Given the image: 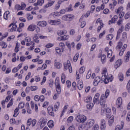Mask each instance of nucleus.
<instances>
[{"label":"nucleus","mask_w":130,"mask_h":130,"mask_svg":"<svg viewBox=\"0 0 130 130\" xmlns=\"http://www.w3.org/2000/svg\"><path fill=\"white\" fill-rule=\"evenodd\" d=\"M54 84L57 93L56 92L54 93L53 96V99L54 100H56V99L59 97V94L61 93V87L60 86V81L59 80V77L56 78Z\"/></svg>","instance_id":"nucleus-1"},{"label":"nucleus","mask_w":130,"mask_h":130,"mask_svg":"<svg viewBox=\"0 0 130 130\" xmlns=\"http://www.w3.org/2000/svg\"><path fill=\"white\" fill-rule=\"evenodd\" d=\"M112 82L113 81V76L111 74H107V75H103L102 76V82H104L105 84H108L109 81Z\"/></svg>","instance_id":"nucleus-2"},{"label":"nucleus","mask_w":130,"mask_h":130,"mask_svg":"<svg viewBox=\"0 0 130 130\" xmlns=\"http://www.w3.org/2000/svg\"><path fill=\"white\" fill-rule=\"evenodd\" d=\"M87 116L83 114H79L75 117V120L77 121V122H78L79 123H84V122H86L87 121Z\"/></svg>","instance_id":"nucleus-3"},{"label":"nucleus","mask_w":130,"mask_h":130,"mask_svg":"<svg viewBox=\"0 0 130 130\" xmlns=\"http://www.w3.org/2000/svg\"><path fill=\"white\" fill-rule=\"evenodd\" d=\"M64 71H68L69 70V73H73V68H72V64H71V61L68 60L67 61L63 63Z\"/></svg>","instance_id":"nucleus-4"},{"label":"nucleus","mask_w":130,"mask_h":130,"mask_svg":"<svg viewBox=\"0 0 130 130\" xmlns=\"http://www.w3.org/2000/svg\"><path fill=\"white\" fill-rule=\"evenodd\" d=\"M74 18L75 16L73 14H66L62 17V20H63V21L71 22V21L74 20Z\"/></svg>","instance_id":"nucleus-5"},{"label":"nucleus","mask_w":130,"mask_h":130,"mask_svg":"<svg viewBox=\"0 0 130 130\" xmlns=\"http://www.w3.org/2000/svg\"><path fill=\"white\" fill-rule=\"evenodd\" d=\"M39 123H41L40 128H43L45 125L47 123V118L46 117H42L39 120Z\"/></svg>","instance_id":"nucleus-6"},{"label":"nucleus","mask_w":130,"mask_h":130,"mask_svg":"<svg viewBox=\"0 0 130 130\" xmlns=\"http://www.w3.org/2000/svg\"><path fill=\"white\" fill-rule=\"evenodd\" d=\"M48 22L50 25H54V26H58L61 24V22L59 19L57 20L50 19Z\"/></svg>","instance_id":"nucleus-7"},{"label":"nucleus","mask_w":130,"mask_h":130,"mask_svg":"<svg viewBox=\"0 0 130 130\" xmlns=\"http://www.w3.org/2000/svg\"><path fill=\"white\" fill-rule=\"evenodd\" d=\"M37 122V121H36V119H34L32 120L31 118H29L27 120L26 124L27 126H30V125H31V126H35L36 125V123Z\"/></svg>","instance_id":"nucleus-8"},{"label":"nucleus","mask_w":130,"mask_h":130,"mask_svg":"<svg viewBox=\"0 0 130 130\" xmlns=\"http://www.w3.org/2000/svg\"><path fill=\"white\" fill-rule=\"evenodd\" d=\"M26 4H25L24 2H22L21 6L19 4H17L15 5V9L16 10H17L18 11H22L23 10H25L26 8Z\"/></svg>","instance_id":"nucleus-9"},{"label":"nucleus","mask_w":130,"mask_h":130,"mask_svg":"<svg viewBox=\"0 0 130 130\" xmlns=\"http://www.w3.org/2000/svg\"><path fill=\"white\" fill-rule=\"evenodd\" d=\"M110 91L109 89H107L105 92V94H103L101 96L100 99H101V102H102V100H106V99L108 98V96H109Z\"/></svg>","instance_id":"nucleus-10"},{"label":"nucleus","mask_w":130,"mask_h":130,"mask_svg":"<svg viewBox=\"0 0 130 130\" xmlns=\"http://www.w3.org/2000/svg\"><path fill=\"white\" fill-rule=\"evenodd\" d=\"M25 42H27L26 44V46H30V45H34L35 43L33 41H31V37H27L25 38Z\"/></svg>","instance_id":"nucleus-11"},{"label":"nucleus","mask_w":130,"mask_h":130,"mask_svg":"<svg viewBox=\"0 0 130 130\" xmlns=\"http://www.w3.org/2000/svg\"><path fill=\"white\" fill-rule=\"evenodd\" d=\"M53 110L54 109L52 105H50L47 108V111L49 115H50L51 116H52V117H54V112H53Z\"/></svg>","instance_id":"nucleus-12"},{"label":"nucleus","mask_w":130,"mask_h":130,"mask_svg":"<svg viewBox=\"0 0 130 130\" xmlns=\"http://www.w3.org/2000/svg\"><path fill=\"white\" fill-rule=\"evenodd\" d=\"M46 1L48 2V3H47L44 6V9H47V8H49V7H52L54 3H55V1L54 0H46Z\"/></svg>","instance_id":"nucleus-13"},{"label":"nucleus","mask_w":130,"mask_h":130,"mask_svg":"<svg viewBox=\"0 0 130 130\" xmlns=\"http://www.w3.org/2000/svg\"><path fill=\"white\" fill-rule=\"evenodd\" d=\"M105 52H107V55L108 58H110L112 56V50L109 49L108 47L105 48Z\"/></svg>","instance_id":"nucleus-14"},{"label":"nucleus","mask_w":130,"mask_h":130,"mask_svg":"<svg viewBox=\"0 0 130 130\" xmlns=\"http://www.w3.org/2000/svg\"><path fill=\"white\" fill-rule=\"evenodd\" d=\"M101 81H102L101 77H100V76H96L93 82V86H95V87L96 86H98V84L101 82Z\"/></svg>","instance_id":"nucleus-15"},{"label":"nucleus","mask_w":130,"mask_h":130,"mask_svg":"<svg viewBox=\"0 0 130 130\" xmlns=\"http://www.w3.org/2000/svg\"><path fill=\"white\" fill-rule=\"evenodd\" d=\"M100 127L101 130L106 129V121L104 120V119L101 120Z\"/></svg>","instance_id":"nucleus-16"},{"label":"nucleus","mask_w":130,"mask_h":130,"mask_svg":"<svg viewBox=\"0 0 130 130\" xmlns=\"http://www.w3.org/2000/svg\"><path fill=\"white\" fill-rule=\"evenodd\" d=\"M95 123V120L93 119H89L88 120L87 122H86V125L87 127H92L94 124Z\"/></svg>","instance_id":"nucleus-17"},{"label":"nucleus","mask_w":130,"mask_h":130,"mask_svg":"<svg viewBox=\"0 0 130 130\" xmlns=\"http://www.w3.org/2000/svg\"><path fill=\"white\" fill-rule=\"evenodd\" d=\"M77 86L78 90H82L84 87V83L82 80H77Z\"/></svg>","instance_id":"nucleus-18"},{"label":"nucleus","mask_w":130,"mask_h":130,"mask_svg":"<svg viewBox=\"0 0 130 130\" xmlns=\"http://www.w3.org/2000/svg\"><path fill=\"white\" fill-rule=\"evenodd\" d=\"M121 64H122V60L119 59L115 62L114 68L117 70Z\"/></svg>","instance_id":"nucleus-19"},{"label":"nucleus","mask_w":130,"mask_h":130,"mask_svg":"<svg viewBox=\"0 0 130 130\" xmlns=\"http://www.w3.org/2000/svg\"><path fill=\"white\" fill-rule=\"evenodd\" d=\"M100 97V93H96L94 97L93 98V103L94 104H96V103H99V98Z\"/></svg>","instance_id":"nucleus-20"},{"label":"nucleus","mask_w":130,"mask_h":130,"mask_svg":"<svg viewBox=\"0 0 130 130\" xmlns=\"http://www.w3.org/2000/svg\"><path fill=\"white\" fill-rule=\"evenodd\" d=\"M116 104L117 105L118 108L121 107V105H122V98H121V97H119L117 99Z\"/></svg>","instance_id":"nucleus-21"},{"label":"nucleus","mask_w":130,"mask_h":130,"mask_svg":"<svg viewBox=\"0 0 130 130\" xmlns=\"http://www.w3.org/2000/svg\"><path fill=\"white\" fill-rule=\"evenodd\" d=\"M106 103V100H104V101H103L102 100V102H101V99H100V104L101 106H102V107L104 109L106 110V109L107 108V105L105 104Z\"/></svg>","instance_id":"nucleus-22"},{"label":"nucleus","mask_w":130,"mask_h":130,"mask_svg":"<svg viewBox=\"0 0 130 130\" xmlns=\"http://www.w3.org/2000/svg\"><path fill=\"white\" fill-rule=\"evenodd\" d=\"M38 26L39 27H46L47 26V22L46 21H39L38 23Z\"/></svg>","instance_id":"nucleus-23"},{"label":"nucleus","mask_w":130,"mask_h":130,"mask_svg":"<svg viewBox=\"0 0 130 130\" xmlns=\"http://www.w3.org/2000/svg\"><path fill=\"white\" fill-rule=\"evenodd\" d=\"M60 106V103L59 102H57L53 107L54 111L56 112L59 109V107Z\"/></svg>","instance_id":"nucleus-24"},{"label":"nucleus","mask_w":130,"mask_h":130,"mask_svg":"<svg viewBox=\"0 0 130 130\" xmlns=\"http://www.w3.org/2000/svg\"><path fill=\"white\" fill-rule=\"evenodd\" d=\"M35 29H36V25L35 24H30L28 26L27 28V30L28 31H31V32L35 31Z\"/></svg>","instance_id":"nucleus-25"},{"label":"nucleus","mask_w":130,"mask_h":130,"mask_svg":"<svg viewBox=\"0 0 130 130\" xmlns=\"http://www.w3.org/2000/svg\"><path fill=\"white\" fill-rule=\"evenodd\" d=\"M116 5H117V2L114 1L113 3H111L109 5V8L110 10H114V7H116Z\"/></svg>","instance_id":"nucleus-26"},{"label":"nucleus","mask_w":130,"mask_h":130,"mask_svg":"<svg viewBox=\"0 0 130 130\" xmlns=\"http://www.w3.org/2000/svg\"><path fill=\"white\" fill-rule=\"evenodd\" d=\"M44 4V0H38L37 3L34 4V6L37 7V6H42Z\"/></svg>","instance_id":"nucleus-27"},{"label":"nucleus","mask_w":130,"mask_h":130,"mask_svg":"<svg viewBox=\"0 0 130 130\" xmlns=\"http://www.w3.org/2000/svg\"><path fill=\"white\" fill-rule=\"evenodd\" d=\"M69 108V105H65L63 107V110L61 112L60 117H62L63 115H64V114L66 113V111H67V110Z\"/></svg>","instance_id":"nucleus-28"},{"label":"nucleus","mask_w":130,"mask_h":130,"mask_svg":"<svg viewBox=\"0 0 130 130\" xmlns=\"http://www.w3.org/2000/svg\"><path fill=\"white\" fill-rule=\"evenodd\" d=\"M106 115L108 118L110 117V115H111V109L107 108L106 109Z\"/></svg>","instance_id":"nucleus-29"},{"label":"nucleus","mask_w":130,"mask_h":130,"mask_svg":"<svg viewBox=\"0 0 130 130\" xmlns=\"http://www.w3.org/2000/svg\"><path fill=\"white\" fill-rule=\"evenodd\" d=\"M91 101H92V96L91 95L84 98V102L86 103H90Z\"/></svg>","instance_id":"nucleus-30"},{"label":"nucleus","mask_w":130,"mask_h":130,"mask_svg":"<svg viewBox=\"0 0 130 130\" xmlns=\"http://www.w3.org/2000/svg\"><path fill=\"white\" fill-rule=\"evenodd\" d=\"M113 122H114V116L112 115L109 119V125L111 126L113 124Z\"/></svg>","instance_id":"nucleus-31"},{"label":"nucleus","mask_w":130,"mask_h":130,"mask_svg":"<svg viewBox=\"0 0 130 130\" xmlns=\"http://www.w3.org/2000/svg\"><path fill=\"white\" fill-rule=\"evenodd\" d=\"M124 126V123L123 122H121V125H117L115 127V130H121L122 128H123Z\"/></svg>","instance_id":"nucleus-32"},{"label":"nucleus","mask_w":130,"mask_h":130,"mask_svg":"<svg viewBox=\"0 0 130 130\" xmlns=\"http://www.w3.org/2000/svg\"><path fill=\"white\" fill-rule=\"evenodd\" d=\"M122 11H123V7L121 6L119 7L118 9H116L115 10V12L117 14H119V13H122Z\"/></svg>","instance_id":"nucleus-33"},{"label":"nucleus","mask_w":130,"mask_h":130,"mask_svg":"<svg viewBox=\"0 0 130 130\" xmlns=\"http://www.w3.org/2000/svg\"><path fill=\"white\" fill-rule=\"evenodd\" d=\"M122 45H123L122 42H119L118 43V44L116 47V50H117V51H119L120 49H121V47H122Z\"/></svg>","instance_id":"nucleus-34"},{"label":"nucleus","mask_w":130,"mask_h":130,"mask_svg":"<svg viewBox=\"0 0 130 130\" xmlns=\"http://www.w3.org/2000/svg\"><path fill=\"white\" fill-rule=\"evenodd\" d=\"M66 47V45H64V43L63 42H60L59 44V48L62 50V52H63L64 51V48Z\"/></svg>","instance_id":"nucleus-35"},{"label":"nucleus","mask_w":130,"mask_h":130,"mask_svg":"<svg viewBox=\"0 0 130 130\" xmlns=\"http://www.w3.org/2000/svg\"><path fill=\"white\" fill-rule=\"evenodd\" d=\"M48 126H49V128H52L54 126V122L53 120H49L48 122Z\"/></svg>","instance_id":"nucleus-36"},{"label":"nucleus","mask_w":130,"mask_h":130,"mask_svg":"<svg viewBox=\"0 0 130 130\" xmlns=\"http://www.w3.org/2000/svg\"><path fill=\"white\" fill-rule=\"evenodd\" d=\"M129 56H130V52L128 51L127 52L125 56V62H128V60H129Z\"/></svg>","instance_id":"nucleus-37"},{"label":"nucleus","mask_w":130,"mask_h":130,"mask_svg":"<svg viewBox=\"0 0 130 130\" xmlns=\"http://www.w3.org/2000/svg\"><path fill=\"white\" fill-rule=\"evenodd\" d=\"M86 107L87 109H89V110H92L94 107V104L92 103H89L87 105H86Z\"/></svg>","instance_id":"nucleus-38"},{"label":"nucleus","mask_w":130,"mask_h":130,"mask_svg":"<svg viewBox=\"0 0 130 130\" xmlns=\"http://www.w3.org/2000/svg\"><path fill=\"white\" fill-rule=\"evenodd\" d=\"M69 38H70V36L68 35H64L63 36L59 37L60 40H62V41L68 40Z\"/></svg>","instance_id":"nucleus-39"},{"label":"nucleus","mask_w":130,"mask_h":130,"mask_svg":"<svg viewBox=\"0 0 130 130\" xmlns=\"http://www.w3.org/2000/svg\"><path fill=\"white\" fill-rule=\"evenodd\" d=\"M122 41H126V40L127 39V34H126V32H123L122 33Z\"/></svg>","instance_id":"nucleus-40"},{"label":"nucleus","mask_w":130,"mask_h":130,"mask_svg":"<svg viewBox=\"0 0 130 130\" xmlns=\"http://www.w3.org/2000/svg\"><path fill=\"white\" fill-rule=\"evenodd\" d=\"M9 15H10V11H6L4 14V19L8 20L9 19Z\"/></svg>","instance_id":"nucleus-41"},{"label":"nucleus","mask_w":130,"mask_h":130,"mask_svg":"<svg viewBox=\"0 0 130 130\" xmlns=\"http://www.w3.org/2000/svg\"><path fill=\"white\" fill-rule=\"evenodd\" d=\"M61 82L62 84H64V83H66V74H64V73L61 74Z\"/></svg>","instance_id":"nucleus-42"},{"label":"nucleus","mask_w":130,"mask_h":130,"mask_svg":"<svg viewBox=\"0 0 130 130\" xmlns=\"http://www.w3.org/2000/svg\"><path fill=\"white\" fill-rule=\"evenodd\" d=\"M17 29V24H16L15 23L14 24V25H13L12 28L10 29H9V32H14V31H16Z\"/></svg>","instance_id":"nucleus-43"},{"label":"nucleus","mask_w":130,"mask_h":130,"mask_svg":"<svg viewBox=\"0 0 130 130\" xmlns=\"http://www.w3.org/2000/svg\"><path fill=\"white\" fill-rule=\"evenodd\" d=\"M74 120V116H70L67 119V123H72Z\"/></svg>","instance_id":"nucleus-44"},{"label":"nucleus","mask_w":130,"mask_h":130,"mask_svg":"<svg viewBox=\"0 0 130 130\" xmlns=\"http://www.w3.org/2000/svg\"><path fill=\"white\" fill-rule=\"evenodd\" d=\"M102 63H105L106 62V55L103 54L101 57Z\"/></svg>","instance_id":"nucleus-45"},{"label":"nucleus","mask_w":130,"mask_h":130,"mask_svg":"<svg viewBox=\"0 0 130 130\" xmlns=\"http://www.w3.org/2000/svg\"><path fill=\"white\" fill-rule=\"evenodd\" d=\"M0 46H2V48H7L8 45H7V43L5 42H1Z\"/></svg>","instance_id":"nucleus-46"},{"label":"nucleus","mask_w":130,"mask_h":130,"mask_svg":"<svg viewBox=\"0 0 130 130\" xmlns=\"http://www.w3.org/2000/svg\"><path fill=\"white\" fill-rule=\"evenodd\" d=\"M118 78H119V81H120V82H122V81H123V74H122V73H119L118 74Z\"/></svg>","instance_id":"nucleus-47"},{"label":"nucleus","mask_w":130,"mask_h":130,"mask_svg":"<svg viewBox=\"0 0 130 130\" xmlns=\"http://www.w3.org/2000/svg\"><path fill=\"white\" fill-rule=\"evenodd\" d=\"M114 36L112 34L108 35L106 37L107 40H112L113 39Z\"/></svg>","instance_id":"nucleus-48"},{"label":"nucleus","mask_w":130,"mask_h":130,"mask_svg":"<svg viewBox=\"0 0 130 130\" xmlns=\"http://www.w3.org/2000/svg\"><path fill=\"white\" fill-rule=\"evenodd\" d=\"M13 102H14V99L12 98V99H11L9 103L7 105V108H10V107H11V106H12L13 105Z\"/></svg>","instance_id":"nucleus-49"},{"label":"nucleus","mask_w":130,"mask_h":130,"mask_svg":"<svg viewBox=\"0 0 130 130\" xmlns=\"http://www.w3.org/2000/svg\"><path fill=\"white\" fill-rule=\"evenodd\" d=\"M98 23H99L101 26H104L105 25L104 23H103V21H102V20H101L100 18H98L96 20V24H98Z\"/></svg>","instance_id":"nucleus-50"},{"label":"nucleus","mask_w":130,"mask_h":130,"mask_svg":"<svg viewBox=\"0 0 130 130\" xmlns=\"http://www.w3.org/2000/svg\"><path fill=\"white\" fill-rule=\"evenodd\" d=\"M72 87H73L72 91H75V90L77 89V83L76 82H73L72 83Z\"/></svg>","instance_id":"nucleus-51"},{"label":"nucleus","mask_w":130,"mask_h":130,"mask_svg":"<svg viewBox=\"0 0 130 130\" xmlns=\"http://www.w3.org/2000/svg\"><path fill=\"white\" fill-rule=\"evenodd\" d=\"M79 6V9H80V10H84L85 9V7H86V4H85V3H81V4H80Z\"/></svg>","instance_id":"nucleus-52"},{"label":"nucleus","mask_w":130,"mask_h":130,"mask_svg":"<svg viewBox=\"0 0 130 130\" xmlns=\"http://www.w3.org/2000/svg\"><path fill=\"white\" fill-rule=\"evenodd\" d=\"M55 67L56 69H60L61 68V63L60 62H55Z\"/></svg>","instance_id":"nucleus-53"},{"label":"nucleus","mask_w":130,"mask_h":130,"mask_svg":"<svg viewBox=\"0 0 130 130\" xmlns=\"http://www.w3.org/2000/svg\"><path fill=\"white\" fill-rule=\"evenodd\" d=\"M78 58H79V53H76L73 57V61H74V62H76Z\"/></svg>","instance_id":"nucleus-54"},{"label":"nucleus","mask_w":130,"mask_h":130,"mask_svg":"<svg viewBox=\"0 0 130 130\" xmlns=\"http://www.w3.org/2000/svg\"><path fill=\"white\" fill-rule=\"evenodd\" d=\"M25 107V103L22 102H20L18 105V108H20L21 109H23V108Z\"/></svg>","instance_id":"nucleus-55"},{"label":"nucleus","mask_w":130,"mask_h":130,"mask_svg":"<svg viewBox=\"0 0 130 130\" xmlns=\"http://www.w3.org/2000/svg\"><path fill=\"white\" fill-rule=\"evenodd\" d=\"M130 23H127L125 26V31H129Z\"/></svg>","instance_id":"nucleus-56"},{"label":"nucleus","mask_w":130,"mask_h":130,"mask_svg":"<svg viewBox=\"0 0 130 130\" xmlns=\"http://www.w3.org/2000/svg\"><path fill=\"white\" fill-rule=\"evenodd\" d=\"M85 71H86V68H85V67H82L79 70V73L80 74H83Z\"/></svg>","instance_id":"nucleus-57"},{"label":"nucleus","mask_w":130,"mask_h":130,"mask_svg":"<svg viewBox=\"0 0 130 130\" xmlns=\"http://www.w3.org/2000/svg\"><path fill=\"white\" fill-rule=\"evenodd\" d=\"M35 82H40L41 81V78L39 75L36 76L35 77Z\"/></svg>","instance_id":"nucleus-58"},{"label":"nucleus","mask_w":130,"mask_h":130,"mask_svg":"<svg viewBox=\"0 0 130 130\" xmlns=\"http://www.w3.org/2000/svg\"><path fill=\"white\" fill-rule=\"evenodd\" d=\"M33 39L36 43H39V37H38V36H36L33 38Z\"/></svg>","instance_id":"nucleus-59"},{"label":"nucleus","mask_w":130,"mask_h":130,"mask_svg":"<svg viewBox=\"0 0 130 130\" xmlns=\"http://www.w3.org/2000/svg\"><path fill=\"white\" fill-rule=\"evenodd\" d=\"M112 20L113 22H114L115 23L118 20V16L117 15H114L113 18H112Z\"/></svg>","instance_id":"nucleus-60"},{"label":"nucleus","mask_w":130,"mask_h":130,"mask_svg":"<svg viewBox=\"0 0 130 130\" xmlns=\"http://www.w3.org/2000/svg\"><path fill=\"white\" fill-rule=\"evenodd\" d=\"M27 19L28 21H31V20H33V15H32L30 13H28L27 14Z\"/></svg>","instance_id":"nucleus-61"},{"label":"nucleus","mask_w":130,"mask_h":130,"mask_svg":"<svg viewBox=\"0 0 130 130\" xmlns=\"http://www.w3.org/2000/svg\"><path fill=\"white\" fill-rule=\"evenodd\" d=\"M84 128H85V125L83 123L81 124L78 126L79 130H83Z\"/></svg>","instance_id":"nucleus-62"},{"label":"nucleus","mask_w":130,"mask_h":130,"mask_svg":"<svg viewBox=\"0 0 130 130\" xmlns=\"http://www.w3.org/2000/svg\"><path fill=\"white\" fill-rule=\"evenodd\" d=\"M93 130H98L99 129V125L98 124H95L92 128Z\"/></svg>","instance_id":"nucleus-63"},{"label":"nucleus","mask_w":130,"mask_h":130,"mask_svg":"<svg viewBox=\"0 0 130 130\" xmlns=\"http://www.w3.org/2000/svg\"><path fill=\"white\" fill-rule=\"evenodd\" d=\"M126 120L127 121H130V112L127 113V117L126 118Z\"/></svg>","instance_id":"nucleus-64"}]
</instances>
